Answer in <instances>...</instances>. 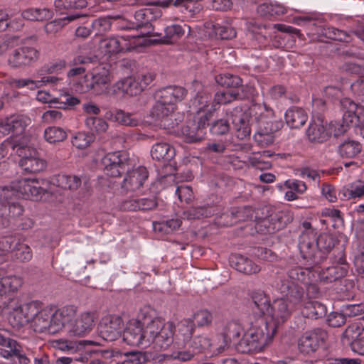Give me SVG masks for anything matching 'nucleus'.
<instances>
[{
  "label": "nucleus",
  "mask_w": 364,
  "mask_h": 364,
  "mask_svg": "<svg viewBox=\"0 0 364 364\" xmlns=\"http://www.w3.org/2000/svg\"><path fill=\"white\" fill-rule=\"evenodd\" d=\"M232 111L228 115V119H220L215 122L210 127V132L213 134H225L228 132L230 129L229 121L232 122L230 115Z\"/></svg>",
  "instance_id": "obj_56"
},
{
  "label": "nucleus",
  "mask_w": 364,
  "mask_h": 364,
  "mask_svg": "<svg viewBox=\"0 0 364 364\" xmlns=\"http://www.w3.org/2000/svg\"><path fill=\"white\" fill-rule=\"evenodd\" d=\"M161 16V11L157 6L150 5L147 7L139 9L134 14L136 25L131 28H139L148 24L150 21L156 19Z\"/></svg>",
  "instance_id": "obj_29"
},
{
  "label": "nucleus",
  "mask_w": 364,
  "mask_h": 364,
  "mask_svg": "<svg viewBox=\"0 0 364 364\" xmlns=\"http://www.w3.org/2000/svg\"><path fill=\"white\" fill-rule=\"evenodd\" d=\"M218 84L227 87H237L242 85V80L237 75L224 73L215 77Z\"/></svg>",
  "instance_id": "obj_52"
},
{
  "label": "nucleus",
  "mask_w": 364,
  "mask_h": 364,
  "mask_svg": "<svg viewBox=\"0 0 364 364\" xmlns=\"http://www.w3.org/2000/svg\"><path fill=\"white\" fill-rule=\"evenodd\" d=\"M176 194L180 201H184L186 203H190L194 198L192 188L186 185L178 186L176 189Z\"/></svg>",
  "instance_id": "obj_57"
},
{
  "label": "nucleus",
  "mask_w": 364,
  "mask_h": 364,
  "mask_svg": "<svg viewBox=\"0 0 364 364\" xmlns=\"http://www.w3.org/2000/svg\"><path fill=\"white\" fill-rule=\"evenodd\" d=\"M342 199H355L364 197V181H355L343 187L339 193Z\"/></svg>",
  "instance_id": "obj_35"
},
{
  "label": "nucleus",
  "mask_w": 364,
  "mask_h": 364,
  "mask_svg": "<svg viewBox=\"0 0 364 364\" xmlns=\"http://www.w3.org/2000/svg\"><path fill=\"white\" fill-rule=\"evenodd\" d=\"M362 147L360 143L353 140H348L343 142L338 148V151L342 157L353 158L361 151Z\"/></svg>",
  "instance_id": "obj_45"
},
{
  "label": "nucleus",
  "mask_w": 364,
  "mask_h": 364,
  "mask_svg": "<svg viewBox=\"0 0 364 364\" xmlns=\"http://www.w3.org/2000/svg\"><path fill=\"white\" fill-rule=\"evenodd\" d=\"M275 333V326H269L267 322L252 326L243 333L236 345V350L242 353L260 352L272 343Z\"/></svg>",
  "instance_id": "obj_6"
},
{
  "label": "nucleus",
  "mask_w": 364,
  "mask_h": 364,
  "mask_svg": "<svg viewBox=\"0 0 364 364\" xmlns=\"http://www.w3.org/2000/svg\"><path fill=\"white\" fill-rule=\"evenodd\" d=\"M230 117L236 136L240 139L250 135L251 129L248 123L250 117L255 121L257 127H262V123L272 125L276 122H282L280 116H277L274 111L264 103L253 104L249 109V113L236 107L232 110Z\"/></svg>",
  "instance_id": "obj_3"
},
{
  "label": "nucleus",
  "mask_w": 364,
  "mask_h": 364,
  "mask_svg": "<svg viewBox=\"0 0 364 364\" xmlns=\"http://www.w3.org/2000/svg\"><path fill=\"white\" fill-rule=\"evenodd\" d=\"M44 189L36 178H21L12 183L11 188H0V199L15 195L30 200H38Z\"/></svg>",
  "instance_id": "obj_9"
},
{
  "label": "nucleus",
  "mask_w": 364,
  "mask_h": 364,
  "mask_svg": "<svg viewBox=\"0 0 364 364\" xmlns=\"http://www.w3.org/2000/svg\"><path fill=\"white\" fill-rule=\"evenodd\" d=\"M113 76L107 66L96 68L91 75L92 82L94 86V95L111 93L110 90L107 91L105 86L109 84Z\"/></svg>",
  "instance_id": "obj_22"
},
{
  "label": "nucleus",
  "mask_w": 364,
  "mask_h": 364,
  "mask_svg": "<svg viewBox=\"0 0 364 364\" xmlns=\"http://www.w3.org/2000/svg\"><path fill=\"white\" fill-rule=\"evenodd\" d=\"M139 87L140 85H138L136 78L129 77L122 79L113 84L110 88V92L114 95L122 93L134 96L141 92V88Z\"/></svg>",
  "instance_id": "obj_26"
},
{
  "label": "nucleus",
  "mask_w": 364,
  "mask_h": 364,
  "mask_svg": "<svg viewBox=\"0 0 364 364\" xmlns=\"http://www.w3.org/2000/svg\"><path fill=\"white\" fill-rule=\"evenodd\" d=\"M4 274V271L0 269V295L16 291L22 284L19 277Z\"/></svg>",
  "instance_id": "obj_38"
},
{
  "label": "nucleus",
  "mask_w": 364,
  "mask_h": 364,
  "mask_svg": "<svg viewBox=\"0 0 364 364\" xmlns=\"http://www.w3.org/2000/svg\"><path fill=\"white\" fill-rule=\"evenodd\" d=\"M86 0H55V6L58 9H82L87 6Z\"/></svg>",
  "instance_id": "obj_54"
},
{
  "label": "nucleus",
  "mask_w": 364,
  "mask_h": 364,
  "mask_svg": "<svg viewBox=\"0 0 364 364\" xmlns=\"http://www.w3.org/2000/svg\"><path fill=\"white\" fill-rule=\"evenodd\" d=\"M348 265L343 257V253L339 252V258L336 265L327 267L319 273L321 281L329 283L345 277L348 272Z\"/></svg>",
  "instance_id": "obj_21"
},
{
  "label": "nucleus",
  "mask_w": 364,
  "mask_h": 364,
  "mask_svg": "<svg viewBox=\"0 0 364 364\" xmlns=\"http://www.w3.org/2000/svg\"><path fill=\"white\" fill-rule=\"evenodd\" d=\"M112 117L115 122L122 125L136 127L139 124V120L137 118L123 110L115 111L112 114Z\"/></svg>",
  "instance_id": "obj_50"
},
{
  "label": "nucleus",
  "mask_w": 364,
  "mask_h": 364,
  "mask_svg": "<svg viewBox=\"0 0 364 364\" xmlns=\"http://www.w3.org/2000/svg\"><path fill=\"white\" fill-rule=\"evenodd\" d=\"M65 307L75 309L73 314L65 321L64 327L67 333L71 337H84L88 335L95 325V314L91 311H84L77 315V307L73 305Z\"/></svg>",
  "instance_id": "obj_10"
},
{
  "label": "nucleus",
  "mask_w": 364,
  "mask_h": 364,
  "mask_svg": "<svg viewBox=\"0 0 364 364\" xmlns=\"http://www.w3.org/2000/svg\"><path fill=\"white\" fill-rule=\"evenodd\" d=\"M17 149V152L21 157L19 166L23 171L28 173H37L46 168V162L39 156L36 150L27 146V144H24L23 148L20 149L18 146Z\"/></svg>",
  "instance_id": "obj_13"
},
{
  "label": "nucleus",
  "mask_w": 364,
  "mask_h": 364,
  "mask_svg": "<svg viewBox=\"0 0 364 364\" xmlns=\"http://www.w3.org/2000/svg\"><path fill=\"white\" fill-rule=\"evenodd\" d=\"M322 340V331L317 328L306 332L299 340V350L304 354L314 353Z\"/></svg>",
  "instance_id": "obj_23"
},
{
  "label": "nucleus",
  "mask_w": 364,
  "mask_h": 364,
  "mask_svg": "<svg viewBox=\"0 0 364 364\" xmlns=\"http://www.w3.org/2000/svg\"><path fill=\"white\" fill-rule=\"evenodd\" d=\"M238 92L233 90L218 92L215 95V100L218 104H228L235 100Z\"/></svg>",
  "instance_id": "obj_60"
},
{
  "label": "nucleus",
  "mask_w": 364,
  "mask_h": 364,
  "mask_svg": "<svg viewBox=\"0 0 364 364\" xmlns=\"http://www.w3.org/2000/svg\"><path fill=\"white\" fill-rule=\"evenodd\" d=\"M283 127V122H276L272 125L262 124V127H257V131L254 135L255 141L260 146H266L273 143V134Z\"/></svg>",
  "instance_id": "obj_25"
},
{
  "label": "nucleus",
  "mask_w": 364,
  "mask_h": 364,
  "mask_svg": "<svg viewBox=\"0 0 364 364\" xmlns=\"http://www.w3.org/2000/svg\"><path fill=\"white\" fill-rule=\"evenodd\" d=\"M145 360V355L141 352H130L126 354L124 364H141Z\"/></svg>",
  "instance_id": "obj_64"
},
{
  "label": "nucleus",
  "mask_w": 364,
  "mask_h": 364,
  "mask_svg": "<svg viewBox=\"0 0 364 364\" xmlns=\"http://www.w3.org/2000/svg\"><path fill=\"white\" fill-rule=\"evenodd\" d=\"M86 126L96 132H104L108 127L107 123L101 118L89 117L85 120Z\"/></svg>",
  "instance_id": "obj_55"
},
{
  "label": "nucleus",
  "mask_w": 364,
  "mask_h": 364,
  "mask_svg": "<svg viewBox=\"0 0 364 364\" xmlns=\"http://www.w3.org/2000/svg\"><path fill=\"white\" fill-rule=\"evenodd\" d=\"M53 183L63 189L76 190L81 185V179L76 176L59 174L54 178Z\"/></svg>",
  "instance_id": "obj_43"
},
{
  "label": "nucleus",
  "mask_w": 364,
  "mask_h": 364,
  "mask_svg": "<svg viewBox=\"0 0 364 364\" xmlns=\"http://www.w3.org/2000/svg\"><path fill=\"white\" fill-rule=\"evenodd\" d=\"M363 331L364 326L362 321L355 322L348 326L343 333L342 338L346 339V341L352 346L355 341L359 339Z\"/></svg>",
  "instance_id": "obj_47"
},
{
  "label": "nucleus",
  "mask_w": 364,
  "mask_h": 364,
  "mask_svg": "<svg viewBox=\"0 0 364 364\" xmlns=\"http://www.w3.org/2000/svg\"><path fill=\"white\" fill-rule=\"evenodd\" d=\"M287 124L291 129H299L307 121L308 115L300 107H292L288 109L284 114Z\"/></svg>",
  "instance_id": "obj_30"
},
{
  "label": "nucleus",
  "mask_w": 364,
  "mask_h": 364,
  "mask_svg": "<svg viewBox=\"0 0 364 364\" xmlns=\"http://www.w3.org/2000/svg\"><path fill=\"white\" fill-rule=\"evenodd\" d=\"M332 127L322 118L314 119L309 125L306 136L311 142L322 143L327 141L332 135Z\"/></svg>",
  "instance_id": "obj_19"
},
{
  "label": "nucleus",
  "mask_w": 364,
  "mask_h": 364,
  "mask_svg": "<svg viewBox=\"0 0 364 364\" xmlns=\"http://www.w3.org/2000/svg\"><path fill=\"white\" fill-rule=\"evenodd\" d=\"M18 345L16 341L0 334V356L6 359L13 358L18 352Z\"/></svg>",
  "instance_id": "obj_41"
},
{
  "label": "nucleus",
  "mask_w": 364,
  "mask_h": 364,
  "mask_svg": "<svg viewBox=\"0 0 364 364\" xmlns=\"http://www.w3.org/2000/svg\"><path fill=\"white\" fill-rule=\"evenodd\" d=\"M257 11L260 16L269 18L283 15L287 12V9L278 3H264L257 6Z\"/></svg>",
  "instance_id": "obj_40"
},
{
  "label": "nucleus",
  "mask_w": 364,
  "mask_h": 364,
  "mask_svg": "<svg viewBox=\"0 0 364 364\" xmlns=\"http://www.w3.org/2000/svg\"><path fill=\"white\" fill-rule=\"evenodd\" d=\"M21 16L29 21H44L51 18L52 12L46 9H28L24 10Z\"/></svg>",
  "instance_id": "obj_48"
},
{
  "label": "nucleus",
  "mask_w": 364,
  "mask_h": 364,
  "mask_svg": "<svg viewBox=\"0 0 364 364\" xmlns=\"http://www.w3.org/2000/svg\"><path fill=\"white\" fill-rule=\"evenodd\" d=\"M31 122V119L26 115L14 114L0 121V137L11 134V139L9 140L12 142L17 141L21 149L24 144H28V136L25 134V131Z\"/></svg>",
  "instance_id": "obj_8"
},
{
  "label": "nucleus",
  "mask_w": 364,
  "mask_h": 364,
  "mask_svg": "<svg viewBox=\"0 0 364 364\" xmlns=\"http://www.w3.org/2000/svg\"><path fill=\"white\" fill-rule=\"evenodd\" d=\"M38 58L36 49L29 46H21L14 49L8 58V64L12 68L28 66Z\"/></svg>",
  "instance_id": "obj_15"
},
{
  "label": "nucleus",
  "mask_w": 364,
  "mask_h": 364,
  "mask_svg": "<svg viewBox=\"0 0 364 364\" xmlns=\"http://www.w3.org/2000/svg\"><path fill=\"white\" fill-rule=\"evenodd\" d=\"M294 306H289L288 301L284 299L275 300L267 314L269 326L277 327L284 323L290 317Z\"/></svg>",
  "instance_id": "obj_16"
},
{
  "label": "nucleus",
  "mask_w": 364,
  "mask_h": 364,
  "mask_svg": "<svg viewBox=\"0 0 364 364\" xmlns=\"http://www.w3.org/2000/svg\"><path fill=\"white\" fill-rule=\"evenodd\" d=\"M14 251L15 257L20 261H28L32 257L31 248L26 244L19 243Z\"/></svg>",
  "instance_id": "obj_61"
},
{
  "label": "nucleus",
  "mask_w": 364,
  "mask_h": 364,
  "mask_svg": "<svg viewBox=\"0 0 364 364\" xmlns=\"http://www.w3.org/2000/svg\"><path fill=\"white\" fill-rule=\"evenodd\" d=\"M302 313L308 318L316 319L326 315V307L317 301H309L306 303Z\"/></svg>",
  "instance_id": "obj_42"
},
{
  "label": "nucleus",
  "mask_w": 364,
  "mask_h": 364,
  "mask_svg": "<svg viewBox=\"0 0 364 364\" xmlns=\"http://www.w3.org/2000/svg\"><path fill=\"white\" fill-rule=\"evenodd\" d=\"M229 346H230V341H224L220 338L210 339L206 343V357L217 355Z\"/></svg>",
  "instance_id": "obj_46"
},
{
  "label": "nucleus",
  "mask_w": 364,
  "mask_h": 364,
  "mask_svg": "<svg viewBox=\"0 0 364 364\" xmlns=\"http://www.w3.org/2000/svg\"><path fill=\"white\" fill-rule=\"evenodd\" d=\"M317 247L323 251H330L334 247V240L331 235L323 234L316 237Z\"/></svg>",
  "instance_id": "obj_59"
},
{
  "label": "nucleus",
  "mask_w": 364,
  "mask_h": 364,
  "mask_svg": "<svg viewBox=\"0 0 364 364\" xmlns=\"http://www.w3.org/2000/svg\"><path fill=\"white\" fill-rule=\"evenodd\" d=\"M317 272L309 268L294 267L288 272L287 278L281 280L279 289L293 304H299L304 296V288L301 285L307 286L314 283Z\"/></svg>",
  "instance_id": "obj_5"
},
{
  "label": "nucleus",
  "mask_w": 364,
  "mask_h": 364,
  "mask_svg": "<svg viewBox=\"0 0 364 364\" xmlns=\"http://www.w3.org/2000/svg\"><path fill=\"white\" fill-rule=\"evenodd\" d=\"M9 198L1 197L0 199V227L6 225L8 217H18L23 212V207L16 202L9 201Z\"/></svg>",
  "instance_id": "obj_27"
},
{
  "label": "nucleus",
  "mask_w": 364,
  "mask_h": 364,
  "mask_svg": "<svg viewBox=\"0 0 364 364\" xmlns=\"http://www.w3.org/2000/svg\"><path fill=\"white\" fill-rule=\"evenodd\" d=\"M243 328L240 323L236 321L228 322L224 329L223 341H230V344L236 347L238 341L241 340V334H243Z\"/></svg>",
  "instance_id": "obj_36"
},
{
  "label": "nucleus",
  "mask_w": 364,
  "mask_h": 364,
  "mask_svg": "<svg viewBox=\"0 0 364 364\" xmlns=\"http://www.w3.org/2000/svg\"><path fill=\"white\" fill-rule=\"evenodd\" d=\"M37 312V301L17 304L14 306H11L9 316V323L17 328L27 324L30 326L32 318Z\"/></svg>",
  "instance_id": "obj_12"
},
{
  "label": "nucleus",
  "mask_w": 364,
  "mask_h": 364,
  "mask_svg": "<svg viewBox=\"0 0 364 364\" xmlns=\"http://www.w3.org/2000/svg\"><path fill=\"white\" fill-rule=\"evenodd\" d=\"M353 262L356 271L360 274H364V245L360 244L358 247Z\"/></svg>",
  "instance_id": "obj_63"
},
{
  "label": "nucleus",
  "mask_w": 364,
  "mask_h": 364,
  "mask_svg": "<svg viewBox=\"0 0 364 364\" xmlns=\"http://www.w3.org/2000/svg\"><path fill=\"white\" fill-rule=\"evenodd\" d=\"M94 139L95 137L92 134L78 132L73 137L72 143L77 149H82L89 146L94 141Z\"/></svg>",
  "instance_id": "obj_53"
},
{
  "label": "nucleus",
  "mask_w": 364,
  "mask_h": 364,
  "mask_svg": "<svg viewBox=\"0 0 364 364\" xmlns=\"http://www.w3.org/2000/svg\"><path fill=\"white\" fill-rule=\"evenodd\" d=\"M144 36L136 35H124L117 37H109L100 41L99 49L105 55L111 56L121 52L129 51L139 46L146 44Z\"/></svg>",
  "instance_id": "obj_7"
},
{
  "label": "nucleus",
  "mask_w": 364,
  "mask_h": 364,
  "mask_svg": "<svg viewBox=\"0 0 364 364\" xmlns=\"http://www.w3.org/2000/svg\"><path fill=\"white\" fill-rule=\"evenodd\" d=\"M85 68L78 67L71 69L68 73L70 79V87L77 93H87L91 92L94 94V86L91 77L84 75Z\"/></svg>",
  "instance_id": "obj_18"
},
{
  "label": "nucleus",
  "mask_w": 364,
  "mask_h": 364,
  "mask_svg": "<svg viewBox=\"0 0 364 364\" xmlns=\"http://www.w3.org/2000/svg\"><path fill=\"white\" fill-rule=\"evenodd\" d=\"M44 138L50 144L58 143L67 138V133L63 128L50 127L45 129Z\"/></svg>",
  "instance_id": "obj_49"
},
{
  "label": "nucleus",
  "mask_w": 364,
  "mask_h": 364,
  "mask_svg": "<svg viewBox=\"0 0 364 364\" xmlns=\"http://www.w3.org/2000/svg\"><path fill=\"white\" fill-rule=\"evenodd\" d=\"M230 263L237 271L246 274H256L261 269L259 265L242 255L232 256Z\"/></svg>",
  "instance_id": "obj_32"
},
{
  "label": "nucleus",
  "mask_w": 364,
  "mask_h": 364,
  "mask_svg": "<svg viewBox=\"0 0 364 364\" xmlns=\"http://www.w3.org/2000/svg\"><path fill=\"white\" fill-rule=\"evenodd\" d=\"M191 108L196 112V121H197V125L192 124L191 127L187 125L182 127L181 134L187 142L200 140L205 134V100L203 94L198 93L191 100Z\"/></svg>",
  "instance_id": "obj_11"
},
{
  "label": "nucleus",
  "mask_w": 364,
  "mask_h": 364,
  "mask_svg": "<svg viewBox=\"0 0 364 364\" xmlns=\"http://www.w3.org/2000/svg\"><path fill=\"white\" fill-rule=\"evenodd\" d=\"M128 157L125 152L114 151L105 154L101 159L104 173L111 177H117L124 171Z\"/></svg>",
  "instance_id": "obj_14"
},
{
  "label": "nucleus",
  "mask_w": 364,
  "mask_h": 364,
  "mask_svg": "<svg viewBox=\"0 0 364 364\" xmlns=\"http://www.w3.org/2000/svg\"><path fill=\"white\" fill-rule=\"evenodd\" d=\"M96 346L97 343L90 340H82L79 341H65L60 343L59 348L63 351L69 353H76L80 349L84 348L85 345Z\"/></svg>",
  "instance_id": "obj_51"
},
{
  "label": "nucleus",
  "mask_w": 364,
  "mask_h": 364,
  "mask_svg": "<svg viewBox=\"0 0 364 364\" xmlns=\"http://www.w3.org/2000/svg\"><path fill=\"white\" fill-rule=\"evenodd\" d=\"M123 326L122 319L119 316H105L99 325L100 335L105 341H115L120 336Z\"/></svg>",
  "instance_id": "obj_17"
},
{
  "label": "nucleus",
  "mask_w": 364,
  "mask_h": 364,
  "mask_svg": "<svg viewBox=\"0 0 364 364\" xmlns=\"http://www.w3.org/2000/svg\"><path fill=\"white\" fill-rule=\"evenodd\" d=\"M343 107L346 109L344 116L348 113L350 117L359 118L360 116H364V95L357 104L353 101L346 99L343 102Z\"/></svg>",
  "instance_id": "obj_44"
},
{
  "label": "nucleus",
  "mask_w": 364,
  "mask_h": 364,
  "mask_svg": "<svg viewBox=\"0 0 364 364\" xmlns=\"http://www.w3.org/2000/svg\"><path fill=\"white\" fill-rule=\"evenodd\" d=\"M206 33L210 38L231 39L236 36L235 30L230 26H221L219 23L206 24Z\"/></svg>",
  "instance_id": "obj_33"
},
{
  "label": "nucleus",
  "mask_w": 364,
  "mask_h": 364,
  "mask_svg": "<svg viewBox=\"0 0 364 364\" xmlns=\"http://www.w3.org/2000/svg\"><path fill=\"white\" fill-rule=\"evenodd\" d=\"M186 95V90L178 86H168L159 90L155 95L156 103L150 117L164 129H169L178 124L174 117L176 104Z\"/></svg>",
  "instance_id": "obj_2"
},
{
  "label": "nucleus",
  "mask_w": 364,
  "mask_h": 364,
  "mask_svg": "<svg viewBox=\"0 0 364 364\" xmlns=\"http://www.w3.org/2000/svg\"><path fill=\"white\" fill-rule=\"evenodd\" d=\"M36 99L39 102L48 104H58L60 103V107L65 108L67 106H73L77 105L80 101L77 97L72 96H67L65 101H60L57 97H53L48 92L38 91L36 95Z\"/></svg>",
  "instance_id": "obj_34"
},
{
  "label": "nucleus",
  "mask_w": 364,
  "mask_h": 364,
  "mask_svg": "<svg viewBox=\"0 0 364 364\" xmlns=\"http://www.w3.org/2000/svg\"><path fill=\"white\" fill-rule=\"evenodd\" d=\"M151 155L157 161H169L174 156L175 150L167 143H156L152 146Z\"/></svg>",
  "instance_id": "obj_37"
},
{
  "label": "nucleus",
  "mask_w": 364,
  "mask_h": 364,
  "mask_svg": "<svg viewBox=\"0 0 364 364\" xmlns=\"http://www.w3.org/2000/svg\"><path fill=\"white\" fill-rule=\"evenodd\" d=\"M38 312L32 318L30 327L35 331L43 332L48 330L50 333H55L61 330L67 321L74 313L73 307H62L42 305L37 302Z\"/></svg>",
  "instance_id": "obj_4"
},
{
  "label": "nucleus",
  "mask_w": 364,
  "mask_h": 364,
  "mask_svg": "<svg viewBox=\"0 0 364 364\" xmlns=\"http://www.w3.org/2000/svg\"><path fill=\"white\" fill-rule=\"evenodd\" d=\"M148 178V171L144 166L129 170L123 180L122 188L127 191H135L140 188Z\"/></svg>",
  "instance_id": "obj_20"
},
{
  "label": "nucleus",
  "mask_w": 364,
  "mask_h": 364,
  "mask_svg": "<svg viewBox=\"0 0 364 364\" xmlns=\"http://www.w3.org/2000/svg\"><path fill=\"white\" fill-rule=\"evenodd\" d=\"M284 216H285L284 213L278 212L265 218L257 223V228L259 231L265 230L267 233H274L285 226L287 222L284 220Z\"/></svg>",
  "instance_id": "obj_28"
},
{
  "label": "nucleus",
  "mask_w": 364,
  "mask_h": 364,
  "mask_svg": "<svg viewBox=\"0 0 364 364\" xmlns=\"http://www.w3.org/2000/svg\"><path fill=\"white\" fill-rule=\"evenodd\" d=\"M174 325L166 322L157 316L156 311L151 306L141 309L139 319L128 321L123 333V340L129 346L143 348L153 346L156 350H165L172 344L171 353L166 354L169 358L181 361H187L192 358L188 351L182 350L179 341H173Z\"/></svg>",
  "instance_id": "obj_1"
},
{
  "label": "nucleus",
  "mask_w": 364,
  "mask_h": 364,
  "mask_svg": "<svg viewBox=\"0 0 364 364\" xmlns=\"http://www.w3.org/2000/svg\"><path fill=\"white\" fill-rule=\"evenodd\" d=\"M59 78L55 76H43L41 80H32L30 79H15L11 82V85L16 88L27 87L34 90L48 84H55Z\"/></svg>",
  "instance_id": "obj_31"
},
{
  "label": "nucleus",
  "mask_w": 364,
  "mask_h": 364,
  "mask_svg": "<svg viewBox=\"0 0 364 364\" xmlns=\"http://www.w3.org/2000/svg\"><path fill=\"white\" fill-rule=\"evenodd\" d=\"M316 233L312 230L303 232L299 237V249L304 259L315 260L316 250Z\"/></svg>",
  "instance_id": "obj_24"
},
{
  "label": "nucleus",
  "mask_w": 364,
  "mask_h": 364,
  "mask_svg": "<svg viewBox=\"0 0 364 364\" xmlns=\"http://www.w3.org/2000/svg\"><path fill=\"white\" fill-rule=\"evenodd\" d=\"M284 185L287 188L293 191L296 194H303L307 190L306 183L299 180H287Z\"/></svg>",
  "instance_id": "obj_62"
},
{
  "label": "nucleus",
  "mask_w": 364,
  "mask_h": 364,
  "mask_svg": "<svg viewBox=\"0 0 364 364\" xmlns=\"http://www.w3.org/2000/svg\"><path fill=\"white\" fill-rule=\"evenodd\" d=\"M92 27L96 35H102L111 28V22L108 18H99L92 23Z\"/></svg>",
  "instance_id": "obj_58"
},
{
  "label": "nucleus",
  "mask_w": 364,
  "mask_h": 364,
  "mask_svg": "<svg viewBox=\"0 0 364 364\" xmlns=\"http://www.w3.org/2000/svg\"><path fill=\"white\" fill-rule=\"evenodd\" d=\"M255 306L253 309L257 310L259 316H267L272 306L269 296L263 291H255L252 296Z\"/></svg>",
  "instance_id": "obj_39"
}]
</instances>
